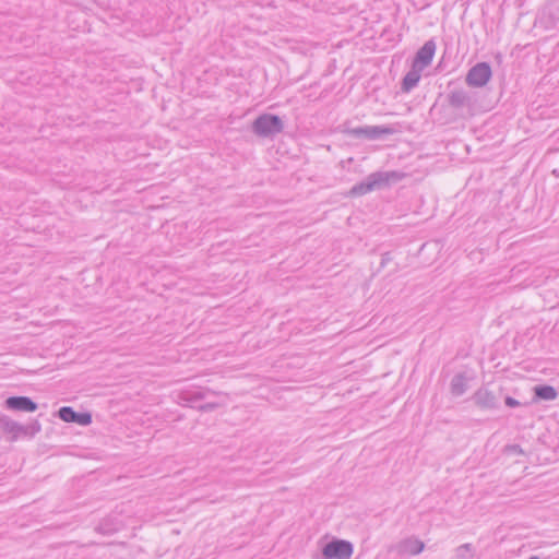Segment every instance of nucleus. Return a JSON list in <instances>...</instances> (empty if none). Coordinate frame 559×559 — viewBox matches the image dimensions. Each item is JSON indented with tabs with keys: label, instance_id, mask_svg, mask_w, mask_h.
<instances>
[{
	"label": "nucleus",
	"instance_id": "1",
	"mask_svg": "<svg viewBox=\"0 0 559 559\" xmlns=\"http://www.w3.org/2000/svg\"><path fill=\"white\" fill-rule=\"evenodd\" d=\"M404 174L397 171H376L370 174L365 180L356 183L348 192L350 197H360L373 190L386 187L390 181H399Z\"/></svg>",
	"mask_w": 559,
	"mask_h": 559
},
{
	"label": "nucleus",
	"instance_id": "2",
	"mask_svg": "<svg viewBox=\"0 0 559 559\" xmlns=\"http://www.w3.org/2000/svg\"><path fill=\"white\" fill-rule=\"evenodd\" d=\"M502 391L501 386L484 384L473 393L471 400L481 411H495L499 408Z\"/></svg>",
	"mask_w": 559,
	"mask_h": 559
},
{
	"label": "nucleus",
	"instance_id": "3",
	"mask_svg": "<svg viewBox=\"0 0 559 559\" xmlns=\"http://www.w3.org/2000/svg\"><path fill=\"white\" fill-rule=\"evenodd\" d=\"M284 130V122L280 116L262 114L252 122V132L261 138H272Z\"/></svg>",
	"mask_w": 559,
	"mask_h": 559
},
{
	"label": "nucleus",
	"instance_id": "4",
	"mask_svg": "<svg viewBox=\"0 0 559 559\" xmlns=\"http://www.w3.org/2000/svg\"><path fill=\"white\" fill-rule=\"evenodd\" d=\"M395 129L390 126H361L356 128H345L343 133L356 139L377 140L383 135H391Z\"/></svg>",
	"mask_w": 559,
	"mask_h": 559
},
{
	"label": "nucleus",
	"instance_id": "5",
	"mask_svg": "<svg viewBox=\"0 0 559 559\" xmlns=\"http://www.w3.org/2000/svg\"><path fill=\"white\" fill-rule=\"evenodd\" d=\"M353 544L345 539H333L322 548L324 559H349L353 555Z\"/></svg>",
	"mask_w": 559,
	"mask_h": 559
},
{
	"label": "nucleus",
	"instance_id": "6",
	"mask_svg": "<svg viewBox=\"0 0 559 559\" xmlns=\"http://www.w3.org/2000/svg\"><path fill=\"white\" fill-rule=\"evenodd\" d=\"M491 75L490 64L488 62H478L468 70L465 82L472 87H483L489 82Z\"/></svg>",
	"mask_w": 559,
	"mask_h": 559
},
{
	"label": "nucleus",
	"instance_id": "7",
	"mask_svg": "<svg viewBox=\"0 0 559 559\" xmlns=\"http://www.w3.org/2000/svg\"><path fill=\"white\" fill-rule=\"evenodd\" d=\"M447 100L449 106L455 111H462L464 109L471 111L474 107L473 97L468 92L462 88L451 91L447 96Z\"/></svg>",
	"mask_w": 559,
	"mask_h": 559
},
{
	"label": "nucleus",
	"instance_id": "8",
	"mask_svg": "<svg viewBox=\"0 0 559 559\" xmlns=\"http://www.w3.org/2000/svg\"><path fill=\"white\" fill-rule=\"evenodd\" d=\"M436 43L433 39L427 40L421 48L416 52V56L413 60L414 68H419V70H424L428 67L436 52Z\"/></svg>",
	"mask_w": 559,
	"mask_h": 559
},
{
	"label": "nucleus",
	"instance_id": "9",
	"mask_svg": "<svg viewBox=\"0 0 559 559\" xmlns=\"http://www.w3.org/2000/svg\"><path fill=\"white\" fill-rule=\"evenodd\" d=\"M58 416L66 423H74L81 426H87L92 423V414L88 412H76L70 406L59 408Z\"/></svg>",
	"mask_w": 559,
	"mask_h": 559
},
{
	"label": "nucleus",
	"instance_id": "10",
	"mask_svg": "<svg viewBox=\"0 0 559 559\" xmlns=\"http://www.w3.org/2000/svg\"><path fill=\"white\" fill-rule=\"evenodd\" d=\"M4 405L8 409L26 413L36 412L38 408V404L28 396H10Z\"/></svg>",
	"mask_w": 559,
	"mask_h": 559
},
{
	"label": "nucleus",
	"instance_id": "11",
	"mask_svg": "<svg viewBox=\"0 0 559 559\" xmlns=\"http://www.w3.org/2000/svg\"><path fill=\"white\" fill-rule=\"evenodd\" d=\"M209 394L217 393L207 388L183 390L179 393V400L180 402L183 403V405L197 408V405L194 404L199 401L204 400Z\"/></svg>",
	"mask_w": 559,
	"mask_h": 559
},
{
	"label": "nucleus",
	"instance_id": "12",
	"mask_svg": "<svg viewBox=\"0 0 559 559\" xmlns=\"http://www.w3.org/2000/svg\"><path fill=\"white\" fill-rule=\"evenodd\" d=\"M0 428L2 429L3 432L12 436L11 440H16L20 436H22L24 425H21L17 421L12 420L10 417L5 415H1Z\"/></svg>",
	"mask_w": 559,
	"mask_h": 559
},
{
	"label": "nucleus",
	"instance_id": "13",
	"mask_svg": "<svg viewBox=\"0 0 559 559\" xmlns=\"http://www.w3.org/2000/svg\"><path fill=\"white\" fill-rule=\"evenodd\" d=\"M533 401H555L558 397V391L549 384H538L533 388Z\"/></svg>",
	"mask_w": 559,
	"mask_h": 559
},
{
	"label": "nucleus",
	"instance_id": "14",
	"mask_svg": "<svg viewBox=\"0 0 559 559\" xmlns=\"http://www.w3.org/2000/svg\"><path fill=\"white\" fill-rule=\"evenodd\" d=\"M421 71L423 70L414 68L412 64V69L405 74L402 81L401 88L403 92L408 93L418 84Z\"/></svg>",
	"mask_w": 559,
	"mask_h": 559
},
{
	"label": "nucleus",
	"instance_id": "15",
	"mask_svg": "<svg viewBox=\"0 0 559 559\" xmlns=\"http://www.w3.org/2000/svg\"><path fill=\"white\" fill-rule=\"evenodd\" d=\"M424 543L419 539L407 538L400 543L399 551L408 555H418L424 550Z\"/></svg>",
	"mask_w": 559,
	"mask_h": 559
},
{
	"label": "nucleus",
	"instance_id": "16",
	"mask_svg": "<svg viewBox=\"0 0 559 559\" xmlns=\"http://www.w3.org/2000/svg\"><path fill=\"white\" fill-rule=\"evenodd\" d=\"M467 390V378L465 373L460 372L456 373L450 383V391L451 394L454 396H461L463 395Z\"/></svg>",
	"mask_w": 559,
	"mask_h": 559
},
{
	"label": "nucleus",
	"instance_id": "17",
	"mask_svg": "<svg viewBox=\"0 0 559 559\" xmlns=\"http://www.w3.org/2000/svg\"><path fill=\"white\" fill-rule=\"evenodd\" d=\"M41 429L40 424L37 420L32 421L29 425L24 426V430L22 431V436L33 437Z\"/></svg>",
	"mask_w": 559,
	"mask_h": 559
},
{
	"label": "nucleus",
	"instance_id": "18",
	"mask_svg": "<svg viewBox=\"0 0 559 559\" xmlns=\"http://www.w3.org/2000/svg\"><path fill=\"white\" fill-rule=\"evenodd\" d=\"M473 546L472 544H463L461 546H459L456 548V556L460 558V559H467V554L469 555V557L473 556Z\"/></svg>",
	"mask_w": 559,
	"mask_h": 559
},
{
	"label": "nucleus",
	"instance_id": "19",
	"mask_svg": "<svg viewBox=\"0 0 559 559\" xmlns=\"http://www.w3.org/2000/svg\"><path fill=\"white\" fill-rule=\"evenodd\" d=\"M218 407H219L218 403L210 402V403L198 405L197 409L200 412H203V413H207V412H213Z\"/></svg>",
	"mask_w": 559,
	"mask_h": 559
},
{
	"label": "nucleus",
	"instance_id": "20",
	"mask_svg": "<svg viewBox=\"0 0 559 559\" xmlns=\"http://www.w3.org/2000/svg\"><path fill=\"white\" fill-rule=\"evenodd\" d=\"M506 450L514 454H524L523 449L519 444L507 445Z\"/></svg>",
	"mask_w": 559,
	"mask_h": 559
},
{
	"label": "nucleus",
	"instance_id": "21",
	"mask_svg": "<svg viewBox=\"0 0 559 559\" xmlns=\"http://www.w3.org/2000/svg\"><path fill=\"white\" fill-rule=\"evenodd\" d=\"M504 403L508 407H518L521 405V403L512 396H506Z\"/></svg>",
	"mask_w": 559,
	"mask_h": 559
},
{
	"label": "nucleus",
	"instance_id": "22",
	"mask_svg": "<svg viewBox=\"0 0 559 559\" xmlns=\"http://www.w3.org/2000/svg\"><path fill=\"white\" fill-rule=\"evenodd\" d=\"M388 261H390L389 253H384V254L382 255L381 265H384Z\"/></svg>",
	"mask_w": 559,
	"mask_h": 559
},
{
	"label": "nucleus",
	"instance_id": "23",
	"mask_svg": "<svg viewBox=\"0 0 559 559\" xmlns=\"http://www.w3.org/2000/svg\"><path fill=\"white\" fill-rule=\"evenodd\" d=\"M528 559H539V557L538 556H532Z\"/></svg>",
	"mask_w": 559,
	"mask_h": 559
}]
</instances>
